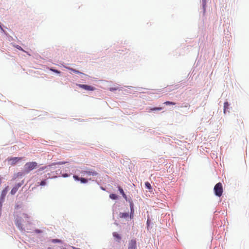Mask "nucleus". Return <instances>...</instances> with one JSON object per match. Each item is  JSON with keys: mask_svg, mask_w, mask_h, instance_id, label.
Returning <instances> with one entry per match:
<instances>
[{"mask_svg": "<svg viewBox=\"0 0 249 249\" xmlns=\"http://www.w3.org/2000/svg\"><path fill=\"white\" fill-rule=\"evenodd\" d=\"M23 216L26 219V222H23L22 218L19 217L17 219L15 222L16 226L20 231L25 230V226H26L27 225H30L31 224V222L29 220V217L28 216V214H23Z\"/></svg>", "mask_w": 249, "mask_h": 249, "instance_id": "1", "label": "nucleus"}, {"mask_svg": "<svg viewBox=\"0 0 249 249\" xmlns=\"http://www.w3.org/2000/svg\"><path fill=\"white\" fill-rule=\"evenodd\" d=\"M214 192L215 195L217 196H221L222 195L223 189L222 184L221 182L217 183L214 187Z\"/></svg>", "mask_w": 249, "mask_h": 249, "instance_id": "2", "label": "nucleus"}, {"mask_svg": "<svg viewBox=\"0 0 249 249\" xmlns=\"http://www.w3.org/2000/svg\"><path fill=\"white\" fill-rule=\"evenodd\" d=\"M37 163L35 161L27 162L25 165V172L27 173L36 168L37 166Z\"/></svg>", "mask_w": 249, "mask_h": 249, "instance_id": "3", "label": "nucleus"}, {"mask_svg": "<svg viewBox=\"0 0 249 249\" xmlns=\"http://www.w3.org/2000/svg\"><path fill=\"white\" fill-rule=\"evenodd\" d=\"M128 249H137V241L136 239H132L129 241Z\"/></svg>", "mask_w": 249, "mask_h": 249, "instance_id": "4", "label": "nucleus"}, {"mask_svg": "<svg viewBox=\"0 0 249 249\" xmlns=\"http://www.w3.org/2000/svg\"><path fill=\"white\" fill-rule=\"evenodd\" d=\"M76 85L79 87L86 90L93 91L95 89V88L94 87L87 85L77 84Z\"/></svg>", "mask_w": 249, "mask_h": 249, "instance_id": "5", "label": "nucleus"}, {"mask_svg": "<svg viewBox=\"0 0 249 249\" xmlns=\"http://www.w3.org/2000/svg\"><path fill=\"white\" fill-rule=\"evenodd\" d=\"M82 173L92 176H97L98 175V173L93 170H84L82 172Z\"/></svg>", "mask_w": 249, "mask_h": 249, "instance_id": "6", "label": "nucleus"}, {"mask_svg": "<svg viewBox=\"0 0 249 249\" xmlns=\"http://www.w3.org/2000/svg\"><path fill=\"white\" fill-rule=\"evenodd\" d=\"M22 159V158L20 157L11 158L9 159V161L11 162V164L13 165L17 163L18 161L21 160Z\"/></svg>", "mask_w": 249, "mask_h": 249, "instance_id": "7", "label": "nucleus"}, {"mask_svg": "<svg viewBox=\"0 0 249 249\" xmlns=\"http://www.w3.org/2000/svg\"><path fill=\"white\" fill-rule=\"evenodd\" d=\"M129 202L130 207V218H132L133 217V214L134 213V204L132 201V200H128Z\"/></svg>", "mask_w": 249, "mask_h": 249, "instance_id": "8", "label": "nucleus"}, {"mask_svg": "<svg viewBox=\"0 0 249 249\" xmlns=\"http://www.w3.org/2000/svg\"><path fill=\"white\" fill-rule=\"evenodd\" d=\"M20 186L21 184L19 183L16 184L11 190V194L12 195H15L18 190V189H19V188L20 187Z\"/></svg>", "mask_w": 249, "mask_h": 249, "instance_id": "9", "label": "nucleus"}, {"mask_svg": "<svg viewBox=\"0 0 249 249\" xmlns=\"http://www.w3.org/2000/svg\"><path fill=\"white\" fill-rule=\"evenodd\" d=\"M113 236L117 242H120L121 240V236L119 234H118L116 232H114L113 233Z\"/></svg>", "mask_w": 249, "mask_h": 249, "instance_id": "10", "label": "nucleus"}, {"mask_svg": "<svg viewBox=\"0 0 249 249\" xmlns=\"http://www.w3.org/2000/svg\"><path fill=\"white\" fill-rule=\"evenodd\" d=\"M8 187H6L4 189H3L1 192V197L3 199L5 196L7 192H8Z\"/></svg>", "mask_w": 249, "mask_h": 249, "instance_id": "11", "label": "nucleus"}, {"mask_svg": "<svg viewBox=\"0 0 249 249\" xmlns=\"http://www.w3.org/2000/svg\"><path fill=\"white\" fill-rule=\"evenodd\" d=\"M65 68L72 71H73V72L75 73H77V74H84V73H83L82 72H80L79 71L76 70H75V69H73L71 68H70V67H65Z\"/></svg>", "mask_w": 249, "mask_h": 249, "instance_id": "12", "label": "nucleus"}, {"mask_svg": "<svg viewBox=\"0 0 249 249\" xmlns=\"http://www.w3.org/2000/svg\"><path fill=\"white\" fill-rule=\"evenodd\" d=\"M129 216L128 213H120V216L122 218H126Z\"/></svg>", "mask_w": 249, "mask_h": 249, "instance_id": "13", "label": "nucleus"}, {"mask_svg": "<svg viewBox=\"0 0 249 249\" xmlns=\"http://www.w3.org/2000/svg\"><path fill=\"white\" fill-rule=\"evenodd\" d=\"M229 103L227 102H226L224 104V112L225 113L226 110L229 107Z\"/></svg>", "mask_w": 249, "mask_h": 249, "instance_id": "14", "label": "nucleus"}, {"mask_svg": "<svg viewBox=\"0 0 249 249\" xmlns=\"http://www.w3.org/2000/svg\"><path fill=\"white\" fill-rule=\"evenodd\" d=\"M161 109L162 108L160 107H153L150 109V111H160L161 110Z\"/></svg>", "mask_w": 249, "mask_h": 249, "instance_id": "15", "label": "nucleus"}, {"mask_svg": "<svg viewBox=\"0 0 249 249\" xmlns=\"http://www.w3.org/2000/svg\"><path fill=\"white\" fill-rule=\"evenodd\" d=\"M145 186L148 190H150L152 188L151 185L149 182H146L145 183Z\"/></svg>", "mask_w": 249, "mask_h": 249, "instance_id": "16", "label": "nucleus"}, {"mask_svg": "<svg viewBox=\"0 0 249 249\" xmlns=\"http://www.w3.org/2000/svg\"><path fill=\"white\" fill-rule=\"evenodd\" d=\"M109 197L112 199H116L118 198V196L114 194H111L109 195Z\"/></svg>", "mask_w": 249, "mask_h": 249, "instance_id": "17", "label": "nucleus"}, {"mask_svg": "<svg viewBox=\"0 0 249 249\" xmlns=\"http://www.w3.org/2000/svg\"><path fill=\"white\" fill-rule=\"evenodd\" d=\"M164 104L166 105H175L176 104L174 102H170V101H166V102H165L164 103Z\"/></svg>", "mask_w": 249, "mask_h": 249, "instance_id": "18", "label": "nucleus"}, {"mask_svg": "<svg viewBox=\"0 0 249 249\" xmlns=\"http://www.w3.org/2000/svg\"><path fill=\"white\" fill-rule=\"evenodd\" d=\"M80 180L82 183H86L88 182V180L85 178H80Z\"/></svg>", "mask_w": 249, "mask_h": 249, "instance_id": "19", "label": "nucleus"}, {"mask_svg": "<svg viewBox=\"0 0 249 249\" xmlns=\"http://www.w3.org/2000/svg\"><path fill=\"white\" fill-rule=\"evenodd\" d=\"M15 47L17 49H18V50H21V51H23V52H25V51H24V50L22 48V47H21V46H19V45H18L15 46Z\"/></svg>", "mask_w": 249, "mask_h": 249, "instance_id": "20", "label": "nucleus"}, {"mask_svg": "<svg viewBox=\"0 0 249 249\" xmlns=\"http://www.w3.org/2000/svg\"><path fill=\"white\" fill-rule=\"evenodd\" d=\"M118 190L120 193L121 194L123 195L124 194V190L123 189L120 187V186H119L118 187Z\"/></svg>", "mask_w": 249, "mask_h": 249, "instance_id": "21", "label": "nucleus"}, {"mask_svg": "<svg viewBox=\"0 0 249 249\" xmlns=\"http://www.w3.org/2000/svg\"><path fill=\"white\" fill-rule=\"evenodd\" d=\"M118 89V87L110 88H109V90L111 91H113L116 90Z\"/></svg>", "mask_w": 249, "mask_h": 249, "instance_id": "22", "label": "nucleus"}, {"mask_svg": "<svg viewBox=\"0 0 249 249\" xmlns=\"http://www.w3.org/2000/svg\"><path fill=\"white\" fill-rule=\"evenodd\" d=\"M52 242L53 243H60L61 242V241L59 239H53L52 240Z\"/></svg>", "mask_w": 249, "mask_h": 249, "instance_id": "23", "label": "nucleus"}, {"mask_svg": "<svg viewBox=\"0 0 249 249\" xmlns=\"http://www.w3.org/2000/svg\"><path fill=\"white\" fill-rule=\"evenodd\" d=\"M73 177L76 180H80V178H79L77 176L74 175Z\"/></svg>", "mask_w": 249, "mask_h": 249, "instance_id": "24", "label": "nucleus"}, {"mask_svg": "<svg viewBox=\"0 0 249 249\" xmlns=\"http://www.w3.org/2000/svg\"><path fill=\"white\" fill-rule=\"evenodd\" d=\"M46 184V181L45 180H42L40 183V185L43 186Z\"/></svg>", "mask_w": 249, "mask_h": 249, "instance_id": "25", "label": "nucleus"}, {"mask_svg": "<svg viewBox=\"0 0 249 249\" xmlns=\"http://www.w3.org/2000/svg\"><path fill=\"white\" fill-rule=\"evenodd\" d=\"M51 71L57 73H60V72L59 71H58V70H53V69H51Z\"/></svg>", "mask_w": 249, "mask_h": 249, "instance_id": "26", "label": "nucleus"}, {"mask_svg": "<svg viewBox=\"0 0 249 249\" xmlns=\"http://www.w3.org/2000/svg\"><path fill=\"white\" fill-rule=\"evenodd\" d=\"M67 163V162H59L56 163V164H63Z\"/></svg>", "mask_w": 249, "mask_h": 249, "instance_id": "27", "label": "nucleus"}, {"mask_svg": "<svg viewBox=\"0 0 249 249\" xmlns=\"http://www.w3.org/2000/svg\"><path fill=\"white\" fill-rule=\"evenodd\" d=\"M123 197L126 200H127V196H126V195L124 193V194L122 195Z\"/></svg>", "mask_w": 249, "mask_h": 249, "instance_id": "28", "label": "nucleus"}, {"mask_svg": "<svg viewBox=\"0 0 249 249\" xmlns=\"http://www.w3.org/2000/svg\"><path fill=\"white\" fill-rule=\"evenodd\" d=\"M62 176H63V177H68V174H63V175H62Z\"/></svg>", "mask_w": 249, "mask_h": 249, "instance_id": "29", "label": "nucleus"}, {"mask_svg": "<svg viewBox=\"0 0 249 249\" xmlns=\"http://www.w3.org/2000/svg\"><path fill=\"white\" fill-rule=\"evenodd\" d=\"M36 232H38V233H39V232H40V231L39 230H36Z\"/></svg>", "mask_w": 249, "mask_h": 249, "instance_id": "30", "label": "nucleus"}, {"mask_svg": "<svg viewBox=\"0 0 249 249\" xmlns=\"http://www.w3.org/2000/svg\"><path fill=\"white\" fill-rule=\"evenodd\" d=\"M74 249H78V248H73Z\"/></svg>", "mask_w": 249, "mask_h": 249, "instance_id": "31", "label": "nucleus"}, {"mask_svg": "<svg viewBox=\"0 0 249 249\" xmlns=\"http://www.w3.org/2000/svg\"><path fill=\"white\" fill-rule=\"evenodd\" d=\"M203 0V1H206V0Z\"/></svg>", "mask_w": 249, "mask_h": 249, "instance_id": "32", "label": "nucleus"}]
</instances>
